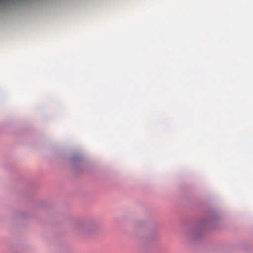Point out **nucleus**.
<instances>
[{
    "label": "nucleus",
    "mask_w": 253,
    "mask_h": 253,
    "mask_svg": "<svg viewBox=\"0 0 253 253\" xmlns=\"http://www.w3.org/2000/svg\"><path fill=\"white\" fill-rule=\"evenodd\" d=\"M76 228L84 233H88L94 230L96 225L94 222H88L84 224L79 225Z\"/></svg>",
    "instance_id": "f257e3e1"
}]
</instances>
